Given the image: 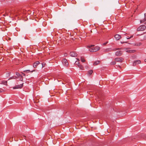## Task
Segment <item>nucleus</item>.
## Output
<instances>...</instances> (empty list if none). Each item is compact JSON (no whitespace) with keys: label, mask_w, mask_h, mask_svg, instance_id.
Masks as SVG:
<instances>
[{"label":"nucleus","mask_w":146,"mask_h":146,"mask_svg":"<svg viewBox=\"0 0 146 146\" xmlns=\"http://www.w3.org/2000/svg\"><path fill=\"white\" fill-rule=\"evenodd\" d=\"M145 62H146V58L145 60Z\"/></svg>","instance_id":"72a5a7b5"},{"label":"nucleus","mask_w":146,"mask_h":146,"mask_svg":"<svg viewBox=\"0 0 146 146\" xmlns=\"http://www.w3.org/2000/svg\"><path fill=\"white\" fill-rule=\"evenodd\" d=\"M93 46L92 45H91L90 46H88V47L90 48L89 49V50L90 52H95L100 50V48L98 46H96L94 48H91Z\"/></svg>","instance_id":"f257e3e1"},{"label":"nucleus","mask_w":146,"mask_h":146,"mask_svg":"<svg viewBox=\"0 0 146 146\" xmlns=\"http://www.w3.org/2000/svg\"><path fill=\"white\" fill-rule=\"evenodd\" d=\"M108 43V42H105V43H103V44L104 45H106V44H107V43Z\"/></svg>","instance_id":"c756f323"},{"label":"nucleus","mask_w":146,"mask_h":146,"mask_svg":"<svg viewBox=\"0 0 146 146\" xmlns=\"http://www.w3.org/2000/svg\"><path fill=\"white\" fill-rule=\"evenodd\" d=\"M42 67H44V66L45 63H42Z\"/></svg>","instance_id":"a878e982"},{"label":"nucleus","mask_w":146,"mask_h":146,"mask_svg":"<svg viewBox=\"0 0 146 146\" xmlns=\"http://www.w3.org/2000/svg\"><path fill=\"white\" fill-rule=\"evenodd\" d=\"M121 43L123 44V43H127V42H122V41H121Z\"/></svg>","instance_id":"cd10ccee"},{"label":"nucleus","mask_w":146,"mask_h":146,"mask_svg":"<svg viewBox=\"0 0 146 146\" xmlns=\"http://www.w3.org/2000/svg\"><path fill=\"white\" fill-rule=\"evenodd\" d=\"M13 137H10V138H9V140L10 141H12L13 139Z\"/></svg>","instance_id":"393cba45"},{"label":"nucleus","mask_w":146,"mask_h":146,"mask_svg":"<svg viewBox=\"0 0 146 146\" xmlns=\"http://www.w3.org/2000/svg\"><path fill=\"white\" fill-rule=\"evenodd\" d=\"M23 83L19 85L13 87V89H16L21 88L23 86Z\"/></svg>","instance_id":"0eeeda50"},{"label":"nucleus","mask_w":146,"mask_h":146,"mask_svg":"<svg viewBox=\"0 0 146 146\" xmlns=\"http://www.w3.org/2000/svg\"><path fill=\"white\" fill-rule=\"evenodd\" d=\"M93 72L92 70H90L88 71V74L90 75Z\"/></svg>","instance_id":"4be33fe9"},{"label":"nucleus","mask_w":146,"mask_h":146,"mask_svg":"<svg viewBox=\"0 0 146 146\" xmlns=\"http://www.w3.org/2000/svg\"><path fill=\"white\" fill-rule=\"evenodd\" d=\"M111 51V48H108L104 50V52H109V51Z\"/></svg>","instance_id":"2eb2a0df"},{"label":"nucleus","mask_w":146,"mask_h":146,"mask_svg":"<svg viewBox=\"0 0 146 146\" xmlns=\"http://www.w3.org/2000/svg\"><path fill=\"white\" fill-rule=\"evenodd\" d=\"M26 137L25 136H23V138H24V139H25L26 140V139H25Z\"/></svg>","instance_id":"2f4dec72"},{"label":"nucleus","mask_w":146,"mask_h":146,"mask_svg":"<svg viewBox=\"0 0 146 146\" xmlns=\"http://www.w3.org/2000/svg\"><path fill=\"white\" fill-rule=\"evenodd\" d=\"M78 66L79 68H80L81 70H83V67L80 65L79 63H78Z\"/></svg>","instance_id":"f3484780"},{"label":"nucleus","mask_w":146,"mask_h":146,"mask_svg":"<svg viewBox=\"0 0 146 146\" xmlns=\"http://www.w3.org/2000/svg\"><path fill=\"white\" fill-rule=\"evenodd\" d=\"M16 75L17 76V78H20V80L21 81H22L23 80V77L18 72H16Z\"/></svg>","instance_id":"423d86ee"},{"label":"nucleus","mask_w":146,"mask_h":146,"mask_svg":"<svg viewBox=\"0 0 146 146\" xmlns=\"http://www.w3.org/2000/svg\"><path fill=\"white\" fill-rule=\"evenodd\" d=\"M135 45H137V46H138V44H135Z\"/></svg>","instance_id":"f704fd0d"},{"label":"nucleus","mask_w":146,"mask_h":146,"mask_svg":"<svg viewBox=\"0 0 146 146\" xmlns=\"http://www.w3.org/2000/svg\"><path fill=\"white\" fill-rule=\"evenodd\" d=\"M100 62V61L99 60H97L94 62L93 65L94 66H96L98 65L99 64Z\"/></svg>","instance_id":"4468645a"},{"label":"nucleus","mask_w":146,"mask_h":146,"mask_svg":"<svg viewBox=\"0 0 146 146\" xmlns=\"http://www.w3.org/2000/svg\"><path fill=\"white\" fill-rule=\"evenodd\" d=\"M20 140H21V138H20Z\"/></svg>","instance_id":"e433bc0d"},{"label":"nucleus","mask_w":146,"mask_h":146,"mask_svg":"<svg viewBox=\"0 0 146 146\" xmlns=\"http://www.w3.org/2000/svg\"><path fill=\"white\" fill-rule=\"evenodd\" d=\"M141 61L140 60H137L134 61L133 63V65L134 66H136L137 64L141 63Z\"/></svg>","instance_id":"9d476101"},{"label":"nucleus","mask_w":146,"mask_h":146,"mask_svg":"<svg viewBox=\"0 0 146 146\" xmlns=\"http://www.w3.org/2000/svg\"><path fill=\"white\" fill-rule=\"evenodd\" d=\"M119 48H115V49H113V51H115V50H116L118 49H119Z\"/></svg>","instance_id":"bb28decb"},{"label":"nucleus","mask_w":146,"mask_h":146,"mask_svg":"<svg viewBox=\"0 0 146 146\" xmlns=\"http://www.w3.org/2000/svg\"><path fill=\"white\" fill-rule=\"evenodd\" d=\"M124 59L122 57L117 58L115 59V60L117 62H123Z\"/></svg>","instance_id":"7ed1b4c3"},{"label":"nucleus","mask_w":146,"mask_h":146,"mask_svg":"<svg viewBox=\"0 0 146 146\" xmlns=\"http://www.w3.org/2000/svg\"><path fill=\"white\" fill-rule=\"evenodd\" d=\"M116 64V62L115 61H113L111 63V65H115Z\"/></svg>","instance_id":"5701e85b"},{"label":"nucleus","mask_w":146,"mask_h":146,"mask_svg":"<svg viewBox=\"0 0 146 146\" xmlns=\"http://www.w3.org/2000/svg\"><path fill=\"white\" fill-rule=\"evenodd\" d=\"M40 64V62L39 61H36L33 64V67L34 68H36Z\"/></svg>","instance_id":"f8f14e48"},{"label":"nucleus","mask_w":146,"mask_h":146,"mask_svg":"<svg viewBox=\"0 0 146 146\" xmlns=\"http://www.w3.org/2000/svg\"><path fill=\"white\" fill-rule=\"evenodd\" d=\"M115 38L117 40H118L121 38V37L120 35H116L115 36Z\"/></svg>","instance_id":"ddd939ff"},{"label":"nucleus","mask_w":146,"mask_h":146,"mask_svg":"<svg viewBox=\"0 0 146 146\" xmlns=\"http://www.w3.org/2000/svg\"><path fill=\"white\" fill-rule=\"evenodd\" d=\"M1 90H3L2 89V88H0V92H2V91H1Z\"/></svg>","instance_id":"7c9ffc66"},{"label":"nucleus","mask_w":146,"mask_h":146,"mask_svg":"<svg viewBox=\"0 0 146 146\" xmlns=\"http://www.w3.org/2000/svg\"><path fill=\"white\" fill-rule=\"evenodd\" d=\"M17 78V77L16 76H13L10 77L8 79V80H11V79H16Z\"/></svg>","instance_id":"a211bd4d"},{"label":"nucleus","mask_w":146,"mask_h":146,"mask_svg":"<svg viewBox=\"0 0 146 146\" xmlns=\"http://www.w3.org/2000/svg\"><path fill=\"white\" fill-rule=\"evenodd\" d=\"M30 70H25V71H24V72H25V71H29Z\"/></svg>","instance_id":"473e14b6"},{"label":"nucleus","mask_w":146,"mask_h":146,"mask_svg":"<svg viewBox=\"0 0 146 146\" xmlns=\"http://www.w3.org/2000/svg\"><path fill=\"white\" fill-rule=\"evenodd\" d=\"M141 39L142 40L146 39V35H144L143 37H142Z\"/></svg>","instance_id":"aec40b11"},{"label":"nucleus","mask_w":146,"mask_h":146,"mask_svg":"<svg viewBox=\"0 0 146 146\" xmlns=\"http://www.w3.org/2000/svg\"><path fill=\"white\" fill-rule=\"evenodd\" d=\"M22 74L23 75V76H25V74L24 73H23V72H21Z\"/></svg>","instance_id":"c85d7f7f"},{"label":"nucleus","mask_w":146,"mask_h":146,"mask_svg":"<svg viewBox=\"0 0 146 146\" xmlns=\"http://www.w3.org/2000/svg\"><path fill=\"white\" fill-rule=\"evenodd\" d=\"M144 18L143 19L140 20V23H143L145 24H146V14H144Z\"/></svg>","instance_id":"1a4fd4ad"},{"label":"nucleus","mask_w":146,"mask_h":146,"mask_svg":"<svg viewBox=\"0 0 146 146\" xmlns=\"http://www.w3.org/2000/svg\"><path fill=\"white\" fill-rule=\"evenodd\" d=\"M76 64H77V63H76Z\"/></svg>","instance_id":"c9c22d12"},{"label":"nucleus","mask_w":146,"mask_h":146,"mask_svg":"<svg viewBox=\"0 0 146 146\" xmlns=\"http://www.w3.org/2000/svg\"><path fill=\"white\" fill-rule=\"evenodd\" d=\"M70 55L72 57H76L77 56V54L74 52H71L70 53Z\"/></svg>","instance_id":"9b49d317"},{"label":"nucleus","mask_w":146,"mask_h":146,"mask_svg":"<svg viewBox=\"0 0 146 146\" xmlns=\"http://www.w3.org/2000/svg\"><path fill=\"white\" fill-rule=\"evenodd\" d=\"M133 35H132L130 37H127L126 38L127 39H129L131 38H132L133 37Z\"/></svg>","instance_id":"b1692460"},{"label":"nucleus","mask_w":146,"mask_h":146,"mask_svg":"<svg viewBox=\"0 0 146 146\" xmlns=\"http://www.w3.org/2000/svg\"><path fill=\"white\" fill-rule=\"evenodd\" d=\"M9 13H10V14H11L12 13L11 10L10 9H8L7 10H6L5 11V14H3V15L4 16H8V14Z\"/></svg>","instance_id":"20e7f679"},{"label":"nucleus","mask_w":146,"mask_h":146,"mask_svg":"<svg viewBox=\"0 0 146 146\" xmlns=\"http://www.w3.org/2000/svg\"><path fill=\"white\" fill-rule=\"evenodd\" d=\"M7 81L5 80H3L2 81L1 84L6 85H7Z\"/></svg>","instance_id":"dca6fc26"},{"label":"nucleus","mask_w":146,"mask_h":146,"mask_svg":"<svg viewBox=\"0 0 146 146\" xmlns=\"http://www.w3.org/2000/svg\"><path fill=\"white\" fill-rule=\"evenodd\" d=\"M123 53V52L121 50L117 51L115 52V55L117 56H121Z\"/></svg>","instance_id":"6e6552de"},{"label":"nucleus","mask_w":146,"mask_h":146,"mask_svg":"<svg viewBox=\"0 0 146 146\" xmlns=\"http://www.w3.org/2000/svg\"><path fill=\"white\" fill-rule=\"evenodd\" d=\"M146 28V27L144 25H142L140 26L137 29V31H143L145 30Z\"/></svg>","instance_id":"f03ea898"},{"label":"nucleus","mask_w":146,"mask_h":146,"mask_svg":"<svg viewBox=\"0 0 146 146\" xmlns=\"http://www.w3.org/2000/svg\"><path fill=\"white\" fill-rule=\"evenodd\" d=\"M81 60L82 62H84L85 61V60L84 59V58H83L82 57H81Z\"/></svg>","instance_id":"412c9836"},{"label":"nucleus","mask_w":146,"mask_h":146,"mask_svg":"<svg viewBox=\"0 0 146 146\" xmlns=\"http://www.w3.org/2000/svg\"><path fill=\"white\" fill-rule=\"evenodd\" d=\"M135 50H128L126 51V52L129 53H134L135 52Z\"/></svg>","instance_id":"6ab92c4d"},{"label":"nucleus","mask_w":146,"mask_h":146,"mask_svg":"<svg viewBox=\"0 0 146 146\" xmlns=\"http://www.w3.org/2000/svg\"><path fill=\"white\" fill-rule=\"evenodd\" d=\"M62 62L64 65L65 66H67L68 65V62L66 59L64 58L62 60Z\"/></svg>","instance_id":"39448f33"}]
</instances>
